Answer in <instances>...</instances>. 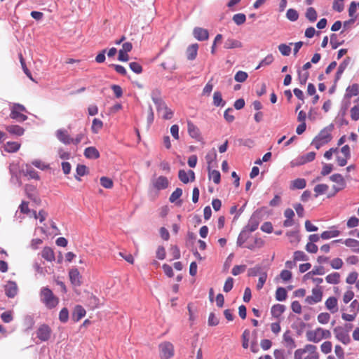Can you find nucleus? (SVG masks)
Here are the masks:
<instances>
[{"mask_svg":"<svg viewBox=\"0 0 359 359\" xmlns=\"http://www.w3.org/2000/svg\"><path fill=\"white\" fill-rule=\"evenodd\" d=\"M333 128L334 126L330 124L322 129L312 140L311 145H313L316 149H319L321 147L328 144L332 139L331 133Z\"/></svg>","mask_w":359,"mask_h":359,"instance_id":"nucleus-1","label":"nucleus"},{"mask_svg":"<svg viewBox=\"0 0 359 359\" xmlns=\"http://www.w3.org/2000/svg\"><path fill=\"white\" fill-rule=\"evenodd\" d=\"M160 91L158 90L152 92L151 98L156 106L158 112H163V118L165 120H170L172 118L174 112L165 104V102L160 97Z\"/></svg>","mask_w":359,"mask_h":359,"instance_id":"nucleus-2","label":"nucleus"},{"mask_svg":"<svg viewBox=\"0 0 359 359\" xmlns=\"http://www.w3.org/2000/svg\"><path fill=\"white\" fill-rule=\"evenodd\" d=\"M40 300L48 309H55L59 304V298L47 287L40 290Z\"/></svg>","mask_w":359,"mask_h":359,"instance_id":"nucleus-3","label":"nucleus"},{"mask_svg":"<svg viewBox=\"0 0 359 359\" xmlns=\"http://www.w3.org/2000/svg\"><path fill=\"white\" fill-rule=\"evenodd\" d=\"M309 353V355L304 359H319V354L317 351V347L313 344H306L303 348H298L294 351V359H302L303 355Z\"/></svg>","mask_w":359,"mask_h":359,"instance_id":"nucleus-4","label":"nucleus"},{"mask_svg":"<svg viewBox=\"0 0 359 359\" xmlns=\"http://www.w3.org/2000/svg\"><path fill=\"white\" fill-rule=\"evenodd\" d=\"M160 356L162 359H169L174 355V346L168 341H165L159 344Z\"/></svg>","mask_w":359,"mask_h":359,"instance_id":"nucleus-5","label":"nucleus"},{"mask_svg":"<svg viewBox=\"0 0 359 359\" xmlns=\"http://www.w3.org/2000/svg\"><path fill=\"white\" fill-rule=\"evenodd\" d=\"M316 155V154L314 151H311L306 154L301 155L291 161V166H299L307 163L311 162L315 159Z\"/></svg>","mask_w":359,"mask_h":359,"instance_id":"nucleus-6","label":"nucleus"},{"mask_svg":"<svg viewBox=\"0 0 359 359\" xmlns=\"http://www.w3.org/2000/svg\"><path fill=\"white\" fill-rule=\"evenodd\" d=\"M36 334V337L41 341H47L51 337L52 330L49 325L46 324H42L37 328Z\"/></svg>","mask_w":359,"mask_h":359,"instance_id":"nucleus-7","label":"nucleus"},{"mask_svg":"<svg viewBox=\"0 0 359 359\" xmlns=\"http://www.w3.org/2000/svg\"><path fill=\"white\" fill-rule=\"evenodd\" d=\"M323 294L322 288L317 286L312 289L311 294L306 297L305 302L309 305L317 304L322 301Z\"/></svg>","mask_w":359,"mask_h":359,"instance_id":"nucleus-8","label":"nucleus"},{"mask_svg":"<svg viewBox=\"0 0 359 359\" xmlns=\"http://www.w3.org/2000/svg\"><path fill=\"white\" fill-rule=\"evenodd\" d=\"M330 180L337 183V185L333 186V189L334 190V196L338 191L344 189L346 187V181L343 176L341 174H334L330 177ZM332 196L330 195L329 197Z\"/></svg>","mask_w":359,"mask_h":359,"instance_id":"nucleus-9","label":"nucleus"},{"mask_svg":"<svg viewBox=\"0 0 359 359\" xmlns=\"http://www.w3.org/2000/svg\"><path fill=\"white\" fill-rule=\"evenodd\" d=\"M334 333L336 338L344 344L346 345L350 343L351 339L348 332L344 330L341 327H337L334 329Z\"/></svg>","mask_w":359,"mask_h":359,"instance_id":"nucleus-10","label":"nucleus"},{"mask_svg":"<svg viewBox=\"0 0 359 359\" xmlns=\"http://www.w3.org/2000/svg\"><path fill=\"white\" fill-rule=\"evenodd\" d=\"M152 186L158 191L165 189L169 186V181L166 177L159 176L152 180Z\"/></svg>","mask_w":359,"mask_h":359,"instance_id":"nucleus-11","label":"nucleus"},{"mask_svg":"<svg viewBox=\"0 0 359 359\" xmlns=\"http://www.w3.org/2000/svg\"><path fill=\"white\" fill-rule=\"evenodd\" d=\"M187 130L189 135L197 141L201 140L202 137L201 135L199 128L194 125L191 121H187Z\"/></svg>","mask_w":359,"mask_h":359,"instance_id":"nucleus-12","label":"nucleus"},{"mask_svg":"<svg viewBox=\"0 0 359 359\" xmlns=\"http://www.w3.org/2000/svg\"><path fill=\"white\" fill-rule=\"evenodd\" d=\"M178 177L180 181L184 184H187L189 181L193 182L195 180L194 172L191 170H189L188 172L184 170H180Z\"/></svg>","mask_w":359,"mask_h":359,"instance_id":"nucleus-13","label":"nucleus"},{"mask_svg":"<svg viewBox=\"0 0 359 359\" xmlns=\"http://www.w3.org/2000/svg\"><path fill=\"white\" fill-rule=\"evenodd\" d=\"M217 153L215 148H212L205 156V160L208 164V170H210L217 166Z\"/></svg>","mask_w":359,"mask_h":359,"instance_id":"nucleus-14","label":"nucleus"},{"mask_svg":"<svg viewBox=\"0 0 359 359\" xmlns=\"http://www.w3.org/2000/svg\"><path fill=\"white\" fill-rule=\"evenodd\" d=\"M55 135L57 138L65 144H72V137L69 135L67 130L59 129L56 131Z\"/></svg>","mask_w":359,"mask_h":359,"instance_id":"nucleus-15","label":"nucleus"},{"mask_svg":"<svg viewBox=\"0 0 359 359\" xmlns=\"http://www.w3.org/2000/svg\"><path fill=\"white\" fill-rule=\"evenodd\" d=\"M193 34L198 41H205L209 37L208 31L201 27H195L193 30Z\"/></svg>","mask_w":359,"mask_h":359,"instance_id":"nucleus-16","label":"nucleus"},{"mask_svg":"<svg viewBox=\"0 0 359 359\" xmlns=\"http://www.w3.org/2000/svg\"><path fill=\"white\" fill-rule=\"evenodd\" d=\"M325 307L332 313H335L338 311V302L337 299L334 297H330L327 299L325 302Z\"/></svg>","mask_w":359,"mask_h":359,"instance_id":"nucleus-17","label":"nucleus"},{"mask_svg":"<svg viewBox=\"0 0 359 359\" xmlns=\"http://www.w3.org/2000/svg\"><path fill=\"white\" fill-rule=\"evenodd\" d=\"M86 313V310L82 306L76 305L72 312V320L74 322H78L85 316Z\"/></svg>","mask_w":359,"mask_h":359,"instance_id":"nucleus-18","label":"nucleus"},{"mask_svg":"<svg viewBox=\"0 0 359 359\" xmlns=\"http://www.w3.org/2000/svg\"><path fill=\"white\" fill-rule=\"evenodd\" d=\"M71 283L74 286H79L81 283V276L77 269H73L69 272Z\"/></svg>","mask_w":359,"mask_h":359,"instance_id":"nucleus-19","label":"nucleus"},{"mask_svg":"<svg viewBox=\"0 0 359 359\" xmlns=\"http://www.w3.org/2000/svg\"><path fill=\"white\" fill-rule=\"evenodd\" d=\"M5 292L7 297H14L18 292V286L15 282L10 281L5 286Z\"/></svg>","mask_w":359,"mask_h":359,"instance_id":"nucleus-20","label":"nucleus"},{"mask_svg":"<svg viewBox=\"0 0 359 359\" xmlns=\"http://www.w3.org/2000/svg\"><path fill=\"white\" fill-rule=\"evenodd\" d=\"M198 43H193L189 46L186 50L187 57L189 60H194L198 53Z\"/></svg>","mask_w":359,"mask_h":359,"instance_id":"nucleus-21","label":"nucleus"},{"mask_svg":"<svg viewBox=\"0 0 359 359\" xmlns=\"http://www.w3.org/2000/svg\"><path fill=\"white\" fill-rule=\"evenodd\" d=\"M5 129L11 135L16 136H21L24 134L25 130L20 126L18 125H10L6 126Z\"/></svg>","mask_w":359,"mask_h":359,"instance_id":"nucleus-22","label":"nucleus"},{"mask_svg":"<svg viewBox=\"0 0 359 359\" xmlns=\"http://www.w3.org/2000/svg\"><path fill=\"white\" fill-rule=\"evenodd\" d=\"M306 339L309 341L313 342V343H318L321 341V339L320 337V334L318 332V329H315L314 330H309L306 333Z\"/></svg>","mask_w":359,"mask_h":359,"instance_id":"nucleus-23","label":"nucleus"},{"mask_svg":"<svg viewBox=\"0 0 359 359\" xmlns=\"http://www.w3.org/2000/svg\"><path fill=\"white\" fill-rule=\"evenodd\" d=\"M41 257L48 262H53L55 259L53 250L50 247H44L41 251Z\"/></svg>","mask_w":359,"mask_h":359,"instance_id":"nucleus-24","label":"nucleus"},{"mask_svg":"<svg viewBox=\"0 0 359 359\" xmlns=\"http://www.w3.org/2000/svg\"><path fill=\"white\" fill-rule=\"evenodd\" d=\"M285 306L283 304H275L271 309V313L275 318H279L281 315L284 313Z\"/></svg>","mask_w":359,"mask_h":359,"instance_id":"nucleus-25","label":"nucleus"},{"mask_svg":"<svg viewBox=\"0 0 359 359\" xmlns=\"http://www.w3.org/2000/svg\"><path fill=\"white\" fill-rule=\"evenodd\" d=\"M182 195V189L177 188L170 195L169 201L170 203H176L178 206H180L182 203L181 200L177 201Z\"/></svg>","mask_w":359,"mask_h":359,"instance_id":"nucleus-26","label":"nucleus"},{"mask_svg":"<svg viewBox=\"0 0 359 359\" xmlns=\"http://www.w3.org/2000/svg\"><path fill=\"white\" fill-rule=\"evenodd\" d=\"M84 156L87 158L97 159L100 157V153L95 147H89L85 149Z\"/></svg>","mask_w":359,"mask_h":359,"instance_id":"nucleus-27","label":"nucleus"},{"mask_svg":"<svg viewBox=\"0 0 359 359\" xmlns=\"http://www.w3.org/2000/svg\"><path fill=\"white\" fill-rule=\"evenodd\" d=\"M251 232L248 231L245 229H244L239 234L238 239H237V245L240 247H245V243H246L247 240L250 237V233Z\"/></svg>","mask_w":359,"mask_h":359,"instance_id":"nucleus-28","label":"nucleus"},{"mask_svg":"<svg viewBox=\"0 0 359 359\" xmlns=\"http://www.w3.org/2000/svg\"><path fill=\"white\" fill-rule=\"evenodd\" d=\"M284 215L287 218L283 222L284 226H291L294 223L292 220V218L294 216V211L290 208H287L284 212Z\"/></svg>","mask_w":359,"mask_h":359,"instance_id":"nucleus-29","label":"nucleus"},{"mask_svg":"<svg viewBox=\"0 0 359 359\" xmlns=\"http://www.w3.org/2000/svg\"><path fill=\"white\" fill-rule=\"evenodd\" d=\"M346 91L345 96L347 98L356 96L359 94V85L358 83H353L351 86H348Z\"/></svg>","mask_w":359,"mask_h":359,"instance_id":"nucleus-30","label":"nucleus"},{"mask_svg":"<svg viewBox=\"0 0 359 359\" xmlns=\"http://www.w3.org/2000/svg\"><path fill=\"white\" fill-rule=\"evenodd\" d=\"M259 224V222L258 219L255 216H252L244 229L252 233L257 229Z\"/></svg>","mask_w":359,"mask_h":359,"instance_id":"nucleus-31","label":"nucleus"},{"mask_svg":"<svg viewBox=\"0 0 359 359\" xmlns=\"http://www.w3.org/2000/svg\"><path fill=\"white\" fill-rule=\"evenodd\" d=\"M264 245V241L261 238H255L252 243H249L245 245V248H247L251 250H255L256 248H261Z\"/></svg>","mask_w":359,"mask_h":359,"instance_id":"nucleus-32","label":"nucleus"},{"mask_svg":"<svg viewBox=\"0 0 359 359\" xmlns=\"http://www.w3.org/2000/svg\"><path fill=\"white\" fill-rule=\"evenodd\" d=\"M23 172L24 175L30 179L39 180L38 172L29 165H26L25 169Z\"/></svg>","mask_w":359,"mask_h":359,"instance_id":"nucleus-33","label":"nucleus"},{"mask_svg":"<svg viewBox=\"0 0 359 359\" xmlns=\"http://www.w3.org/2000/svg\"><path fill=\"white\" fill-rule=\"evenodd\" d=\"M306 185V182L303 178H297L291 182L290 189H302Z\"/></svg>","mask_w":359,"mask_h":359,"instance_id":"nucleus-34","label":"nucleus"},{"mask_svg":"<svg viewBox=\"0 0 359 359\" xmlns=\"http://www.w3.org/2000/svg\"><path fill=\"white\" fill-rule=\"evenodd\" d=\"M226 49H231L236 48H241L242 43L233 39H228L226 40L224 46Z\"/></svg>","mask_w":359,"mask_h":359,"instance_id":"nucleus-35","label":"nucleus"},{"mask_svg":"<svg viewBox=\"0 0 359 359\" xmlns=\"http://www.w3.org/2000/svg\"><path fill=\"white\" fill-rule=\"evenodd\" d=\"M340 274L338 272H334L328 274L325 277V280L330 284H338L340 282Z\"/></svg>","mask_w":359,"mask_h":359,"instance_id":"nucleus-36","label":"nucleus"},{"mask_svg":"<svg viewBox=\"0 0 359 359\" xmlns=\"http://www.w3.org/2000/svg\"><path fill=\"white\" fill-rule=\"evenodd\" d=\"M20 147V144L17 142H8L4 145V149L6 151L12 153L16 152Z\"/></svg>","mask_w":359,"mask_h":359,"instance_id":"nucleus-37","label":"nucleus"},{"mask_svg":"<svg viewBox=\"0 0 359 359\" xmlns=\"http://www.w3.org/2000/svg\"><path fill=\"white\" fill-rule=\"evenodd\" d=\"M10 117L13 119H15L19 122H23L27 119V116L23 114L21 111H15L11 109Z\"/></svg>","mask_w":359,"mask_h":359,"instance_id":"nucleus-38","label":"nucleus"},{"mask_svg":"<svg viewBox=\"0 0 359 359\" xmlns=\"http://www.w3.org/2000/svg\"><path fill=\"white\" fill-rule=\"evenodd\" d=\"M348 62H349V58L347 57V59L344 60L339 65V67L337 69V73H336V76H335V80L336 81L339 80L341 78L342 74L344 73V70L347 67V66L348 65Z\"/></svg>","mask_w":359,"mask_h":359,"instance_id":"nucleus-39","label":"nucleus"},{"mask_svg":"<svg viewBox=\"0 0 359 359\" xmlns=\"http://www.w3.org/2000/svg\"><path fill=\"white\" fill-rule=\"evenodd\" d=\"M225 101L223 100L222 93L219 91H215L213 94V104L216 107L224 106Z\"/></svg>","mask_w":359,"mask_h":359,"instance_id":"nucleus-40","label":"nucleus"},{"mask_svg":"<svg viewBox=\"0 0 359 359\" xmlns=\"http://www.w3.org/2000/svg\"><path fill=\"white\" fill-rule=\"evenodd\" d=\"M208 177L210 180H212L215 184H218L220 182V172L216 170H208Z\"/></svg>","mask_w":359,"mask_h":359,"instance_id":"nucleus-41","label":"nucleus"},{"mask_svg":"<svg viewBox=\"0 0 359 359\" xmlns=\"http://www.w3.org/2000/svg\"><path fill=\"white\" fill-rule=\"evenodd\" d=\"M287 291L284 287H278L276 291V299L278 301H284L287 298Z\"/></svg>","mask_w":359,"mask_h":359,"instance_id":"nucleus-42","label":"nucleus"},{"mask_svg":"<svg viewBox=\"0 0 359 359\" xmlns=\"http://www.w3.org/2000/svg\"><path fill=\"white\" fill-rule=\"evenodd\" d=\"M103 127V123L98 118H94L93 120L91 130L95 134H97Z\"/></svg>","mask_w":359,"mask_h":359,"instance_id":"nucleus-43","label":"nucleus"},{"mask_svg":"<svg viewBox=\"0 0 359 359\" xmlns=\"http://www.w3.org/2000/svg\"><path fill=\"white\" fill-rule=\"evenodd\" d=\"M339 233L340 232L338 230L325 231L321 233L320 238L324 240H327L331 238L337 237L339 235Z\"/></svg>","mask_w":359,"mask_h":359,"instance_id":"nucleus-44","label":"nucleus"},{"mask_svg":"<svg viewBox=\"0 0 359 359\" xmlns=\"http://www.w3.org/2000/svg\"><path fill=\"white\" fill-rule=\"evenodd\" d=\"M328 188H329L328 185H327L325 184H317L314 187V191L316 193V196L325 194L327 192V191L328 190Z\"/></svg>","mask_w":359,"mask_h":359,"instance_id":"nucleus-45","label":"nucleus"},{"mask_svg":"<svg viewBox=\"0 0 359 359\" xmlns=\"http://www.w3.org/2000/svg\"><path fill=\"white\" fill-rule=\"evenodd\" d=\"M317 13L313 7L307 8L306 12V18L311 22H314L317 19Z\"/></svg>","mask_w":359,"mask_h":359,"instance_id":"nucleus-46","label":"nucleus"},{"mask_svg":"<svg viewBox=\"0 0 359 359\" xmlns=\"http://www.w3.org/2000/svg\"><path fill=\"white\" fill-rule=\"evenodd\" d=\"M250 332L249 330H245L242 334V346L244 348H248L249 346Z\"/></svg>","mask_w":359,"mask_h":359,"instance_id":"nucleus-47","label":"nucleus"},{"mask_svg":"<svg viewBox=\"0 0 359 359\" xmlns=\"http://www.w3.org/2000/svg\"><path fill=\"white\" fill-rule=\"evenodd\" d=\"M287 236L289 238L290 243L292 244L297 245L300 241L299 236L296 231H290L287 233Z\"/></svg>","mask_w":359,"mask_h":359,"instance_id":"nucleus-48","label":"nucleus"},{"mask_svg":"<svg viewBox=\"0 0 359 359\" xmlns=\"http://www.w3.org/2000/svg\"><path fill=\"white\" fill-rule=\"evenodd\" d=\"M19 59H20V64H21V66H22V68L25 72V74L31 79V80H33V78H32V74L30 72V71L29 70V69L27 67V65L25 64V61L24 60V57L22 55V53H20L19 54Z\"/></svg>","mask_w":359,"mask_h":359,"instance_id":"nucleus-49","label":"nucleus"},{"mask_svg":"<svg viewBox=\"0 0 359 359\" xmlns=\"http://www.w3.org/2000/svg\"><path fill=\"white\" fill-rule=\"evenodd\" d=\"M358 5L353 1L350 4V6H349V8H348V15L351 18V19L350 20V21H351L352 22H353L355 20V13L356 12V10H357V6Z\"/></svg>","mask_w":359,"mask_h":359,"instance_id":"nucleus-50","label":"nucleus"},{"mask_svg":"<svg viewBox=\"0 0 359 359\" xmlns=\"http://www.w3.org/2000/svg\"><path fill=\"white\" fill-rule=\"evenodd\" d=\"M100 184L106 189H111L114 185L112 180L107 177H102L100 178Z\"/></svg>","mask_w":359,"mask_h":359,"instance_id":"nucleus-51","label":"nucleus"},{"mask_svg":"<svg viewBox=\"0 0 359 359\" xmlns=\"http://www.w3.org/2000/svg\"><path fill=\"white\" fill-rule=\"evenodd\" d=\"M59 320L60 322L65 323L69 320V311L67 308H63L59 313Z\"/></svg>","mask_w":359,"mask_h":359,"instance_id":"nucleus-52","label":"nucleus"},{"mask_svg":"<svg viewBox=\"0 0 359 359\" xmlns=\"http://www.w3.org/2000/svg\"><path fill=\"white\" fill-rule=\"evenodd\" d=\"M233 20L238 25H243L246 20L245 15L243 13L235 14L233 16Z\"/></svg>","mask_w":359,"mask_h":359,"instance_id":"nucleus-53","label":"nucleus"},{"mask_svg":"<svg viewBox=\"0 0 359 359\" xmlns=\"http://www.w3.org/2000/svg\"><path fill=\"white\" fill-rule=\"evenodd\" d=\"M286 17L290 21H296L299 18V14L296 10L290 8L287 11Z\"/></svg>","mask_w":359,"mask_h":359,"instance_id":"nucleus-54","label":"nucleus"},{"mask_svg":"<svg viewBox=\"0 0 359 359\" xmlns=\"http://www.w3.org/2000/svg\"><path fill=\"white\" fill-rule=\"evenodd\" d=\"M293 258L294 262L308 260L307 255L303 251H295Z\"/></svg>","mask_w":359,"mask_h":359,"instance_id":"nucleus-55","label":"nucleus"},{"mask_svg":"<svg viewBox=\"0 0 359 359\" xmlns=\"http://www.w3.org/2000/svg\"><path fill=\"white\" fill-rule=\"evenodd\" d=\"M318 321L320 324H327L330 319V315L328 313H320L318 314L317 317Z\"/></svg>","mask_w":359,"mask_h":359,"instance_id":"nucleus-56","label":"nucleus"},{"mask_svg":"<svg viewBox=\"0 0 359 359\" xmlns=\"http://www.w3.org/2000/svg\"><path fill=\"white\" fill-rule=\"evenodd\" d=\"M233 283H234L233 278L231 277H229L224 283L223 290L225 292H230L233 287Z\"/></svg>","mask_w":359,"mask_h":359,"instance_id":"nucleus-57","label":"nucleus"},{"mask_svg":"<svg viewBox=\"0 0 359 359\" xmlns=\"http://www.w3.org/2000/svg\"><path fill=\"white\" fill-rule=\"evenodd\" d=\"M351 118L356 121L359 119V104L355 105L350 110Z\"/></svg>","mask_w":359,"mask_h":359,"instance_id":"nucleus-58","label":"nucleus"},{"mask_svg":"<svg viewBox=\"0 0 359 359\" xmlns=\"http://www.w3.org/2000/svg\"><path fill=\"white\" fill-rule=\"evenodd\" d=\"M344 243L347 247H349V248H353V249L359 248V241L355 240V239L347 238V239H346L344 241Z\"/></svg>","mask_w":359,"mask_h":359,"instance_id":"nucleus-59","label":"nucleus"},{"mask_svg":"<svg viewBox=\"0 0 359 359\" xmlns=\"http://www.w3.org/2000/svg\"><path fill=\"white\" fill-rule=\"evenodd\" d=\"M278 50L281 54L285 56L289 55L291 53V48L285 43L280 44L278 46Z\"/></svg>","mask_w":359,"mask_h":359,"instance_id":"nucleus-60","label":"nucleus"},{"mask_svg":"<svg viewBox=\"0 0 359 359\" xmlns=\"http://www.w3.org/2000/svg\"><path fill=\"white\" fill-rule=\"evenodd\" d=\"M332 344L331 341H327L323 342L320 346L321 351L327 354L332 351Z\"/></svg>","mask_w":359,"mask_h":359,"instance_id":"nucleus-61","label":"nucleus"},{"mask_svg":"<svg viewBox=\"0 0 359 359\" xmlns=\"http://www.w3.org/2000/svg\"><path fill=\"white\" fill-rule=\"evenodd\" d=\"M358 277V273L356 271H353L347 276L346 278V282L350 285L356 283Z\"/></svg>","mask_w":359,"mask_h":359,"instance_id":"nucleus-62","label":"nucleus"},{"mask_svg":"<svg viewBox=\"0 0 359 359\" xmlns=\"http://www.w3.org/2000/svg\"><path fill=\"white\" fill-rule=\"evenodd\" d=\"M344 264V262L340 258H334L330 262V266L334 269H340Z\"/></svg>","mask_w":359,"mask_h":359,"instance_id":"nucleus-63","label":"nucleus"},{"mask_svg":"<svg viewBox=\"0 0 359 359\" xmlns=\"http://www.w3.org/2000/svg\"><path fill=\"white\" fill-rule=\"evenodd\" d=\"M248 76V75L246 72L243 71H238L236 74L234 79L237 82H244L247 79Z\"/></svg>","mask_w":359,"mask_h":359,"instance_id":"nucleus-64","label":"nucleus"}]
</instances>
